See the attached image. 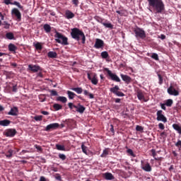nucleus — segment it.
Here are the masks:
<instances>
[{
	"mask_svg": "<svg viewBox=\"0 0 181 181\" xmlns=\"http://www.w3.org/2000/svg\"><path fill=\"white\" fill-rule=\"evenodd\" d=\"M150 9L156 13H162L165 11V4L162 0H147Z\"/></svg>",
	"mask_w": 181,
	"mask_h": 181,
	"instance_id": "nucleus-1",
	"label": "nucleus"
},
{
	"mask_svg": "<svg viewBox=\"0 0 181 181\" xmlns=\"http://www.w3.org/2000/svg\"><path fill=\"white\" fill-rule=\"evenodd\" d=\"M71 36L72 39H74L78 42L80 40V38L81 37L83 45L86 43V35H84V33L82 30L77 28H74L71 29Z\"/></svg>",
	"mask_w": 181,
	"mask_h": 181,
	"instance_id": "nucleus-2",
	"label": "nucleus"
},
{
	"mask_svg": "<svg viewBox=\"0 0 181 181\" xmlns=\"http://www.w3.org/2000/svg\"><path fill=\"white\" fill-rule=\"evenodd\" d=\"M54 37L56 38L55 42H57V43H59L64 46L69 45V38L57 31L55 32Z\"/></svg>",
	"mask_w": 181,
	"mask_h": 181,
	"instance_id": "nucleus-3",
	"label": "nucleus"
},
{
	"mask_svg": "<svg viewBox=\"0 0 181 181\" xmlns=\"http://www.w3.org/2000/svg\"><path fill=\"white\" fill-rule=\"evenodd\" d=\"M69 108L70 110H73V108H75V110H74V112H79V114H83L84 111H86V107L81 105V104L78 103V105H75L74 104L71 103H68Z\"/></svg>",
	"mask_w": 181,
	"mask_h": 181,
	"instance_id": "nucleus-4",
	"label": "nucleus"
},
{
	"mask_svg": "<svg viewBox=\"0 0 181 181\" xmlns=\"http://www.w3.org/2000/svg\"><path fill=\"white\" fill-rule=\"evenodd\" d=\"M167 91L170 95H174L175 97L179 95V87L177 84L170 85Z\"/></svg>",
	"mask_w": 181,
	"mask_h": 181,
	"instance_id": "nucleus-5",
	"label": "nucleus"
},
{
	"mask_svg": "<svg viewBox=\"0 0 181 181\" xmlns=\"http://www.w3.org/2000/svg\"><path fill=\"white\" fill-rule=\"evenodd\" d=\"M104 71L107 72V76H109V77H110L111 80H112L113 81H116L117 83H119L121 81L119 77H118L117 74H112V72L109 70L108 68H105Z\"/></svg>",
	"mask_w": 181,
	"mask_h": 181,
	"instance_id": "nucleus-6",
	"label": "nucleus"
},
{
	"mask_svg": "<svg viewBox=\"0 0 181 181\" xmlns=\"http://www.w3.org/2000/svg\"><path fill=\"white\" fill-rule=\"evenodd\" d=\"M136 37H140V39H145L146 37V33L145 30L141 29L140 28H136L134 30Z\"/></svg>",
	"mask_w": 181,
	"mask_h": 181,
	"instance_id": "nucleus-7",
	"label": "nucleus"
},
{
	"mask_svg": "<svg viewBox=\"0 0 181 181\" xmlns=\"http://www.w3.org/2000/svg\"><path fill=\"white\" fill-rule=\"evenodd\" d=\"M16 134H18V132L15 129H7L3 132V135L7 136V138H13Z\"/></svg>",
	"mask_w": 181,
	"mask_h": 181,
	"instance_id": "nucleus-8",
	"label": "nucleus"
},
{
	"mask_svg": "<svg viewBox=\"0 0 181 181\" xmlns=\"http://www.w3.org/2000/svg\"><path fill=\"white\" fill-rule=\"evenodd\" d=\"M110 93H112L115 94V95H117V97H125V94L121 91H119V86H115V87L111 88L110 89Z\"/></svg>",
	"mask_w": 181,
	"mask_h": 181,
	"instance_id": "nucleus-9",
	"label": "nucleus"
},
{
	"mask_svg": "<svg viewBox=\"0 0 181 181\" xmlns=\"http://www.w3.org/2000/svg\"><path fill=\"white\" fill-rule=\"evenodd\" d=\"M42 67L37 64H29L28 68V71L32 73H37V71H42Z\"/></svg>",
	"mask_w": 181,
	"mask_h": 181,
	"instance_id": "nucleus-10",
	"label": "nucleus"
},
{
	"mask_svg": "<svg viewBox=\"0 0 181 181\" xmlns=\"http://www.w3.org/2000/svg\"><path fill=\"white\" fill-rule=\"evenodd\" d=\"M87 76H88V80L91 81L92 84H93L94 86H97L98 84V78L97 77L96 74L88 73Z\"/></svg>",
	"mask_w": 181,
	"mask_h": 181,
	"instance_id": "nucleus-11",
	"label": "nucleus"
},
{
	"mask_svg": "<svg viewBox=\"0 0 181 181\" xmlns=\"http://www.w3.org/2000/svg\"><path fill=\"white\" fill-rule=\"evenodd\" d=\"M11 15H13L16 16L17 21L18 22H21L22 21V14L21 13V11L16 8H14L11 10Z\"/></svg>",
	"mask_w": 181,
	"mask_h": 181,
	"instance_id": "nucleus-12",
	"label": "nucleus"
},
{
	"mask_svg": "<svg viewBox=\"0 0 181 181\" xmlns=\"http://www.w3.org/2000/svg\"><path fill=\"white\" fill-rule=\"evenodd\" d=\"M135 92L138 100H140V101L143 100L144 103H146V100H145V95L144 94V91H142V90L136 88Z\"/></svg>",
	"mask_w": 181,
	"mask_h": 181,
	"instance_id": "nucleus-13",
	"label": "nucleus"
},
{
	"mask_svg": "<svg viewBox=\"0 0 181 181\" xmlns=\"http://www.w3.org/2000/svg\"><path fill=\"white\" fill-rule=\"evenodd\" d=\"M162 112H163V111L162 110H158L156 113L157 115V121H162V122H168V119L166 118V117H165V115H163V114H162Z\"/></svg>",
	"mask_w": 181,
	"mask_h": 181,
	"instance_id": "nucleus-14",
	"label": "nucleus"
},
{
	"mask_svg": "<svg viewBox=\"0 0 181 181\" xmlns=\"http://www.w3.org/2000/svg\"><path fill=\"white\" fill-rule=\"evenodd\" d=\"M95 49H104V41L100 38L95 40L94 45Z\"/></svg>",
	"mask_w": 181,
	"mask_h": 181,
	"instance_id": "nucleus-15",
	"label": "nucleus"
},
{
	"mask_svg": "<svg viewBox=\"0 0 181 181\" xmlns=\"http://www.w3.org/2000/svg\"><path fill=\"white\" fill-rule=\"evenodd\" d=\"M141 169L145 172H152V167H151V164L149 163H146L144 164V160L141 161Z\"/></svg>",
	"mask_w": 181,
	"mask_h": 181,
	"instance_id": "nucleus-16",
	"label": "nucleus"
},
{
	"mask_svg": "<svg viewBox=\"0 0 181 181\" xmlns=\"http://www.w3.org/2000/svg\"><path fill=\"white\" fill-rule=\"evenodd\" d=\"M59 127H60V124H59V123H52V124H48L46 127L45 131H47V132H49V131L52 129H57Z\"/></svg>",
	"mask_w": 181,
	"mask_h": 181,
	"instance_id": "nucleus-17",
	"label": "nucleus"
},
{
	"mask_svg": "<svg viewBox=\"0 0 181 181\" xmlns=\"http://www.w3.org/2000/svg\"><path fill=\"white\" fill-rule=\"evenodd\" d=\"M18 112H19V109H18V107H13L8 112V115H12L13 117H16Z\"/></svg>",
	"mask_w": 181,
	"mask_h": 181,
	"instance_id": "nucleus-18",
	"label": "nucleus"
},
{
	"mask_svg": "<svg viewBox=\"0 0 181 181\" xmlns=\"http://www.w3.org/2000/svg\"><path fill=\"white\" fill-rule=\"evenodd\" d=\"M121 78L126 83V84H129L132 81V78L129 77L128 75H124L122 74H120Z\"/></svg>",
	"mask_w": 181,
	"mask_h": 181,
	"instance_id": "nucleus-19",
	"label": "nucleus"
},
{
	"mask_svg": "<svg viewBox=\"0 0 181 181\" xmlns=\"http://www.w3.org/2000/svg\"><path fill=\"white\" fill-rule=\"evenodd\" d=\"M103 177H105L106 180H114L115 179V177H114V175H112L111 173H104Z\"/></svg>",
	"mask_w": 181,
	"mask_h": 181,
	"instance_id": "nucleus-20",
	"label": "nucleus"
},
{
	"mask_svg": "<svg viewBox=\"0 0 181 181\" xmlns=\"http://www.w3.org/2000/svg\"><path fill=\"white\" fill-rule=\"evenodd\" d=\"M75 15L74 13L71 12L70 10H66L65 11V18L66 19H73L74 18Z\"/></svg>",
	"mask_w": 181,
	"mask_h": 181,
	"instance_id": "nucleus-21",
	"label": "nucleus"
},
{
	"mask_svg": "<svg viewBox=\"0 0 181 181\" xmlns=\"http://www.w3.org/2000/svg\"><path fill=\"white\" fill-rule=\"evenodd\" d=\"M0 125L1 127H9V125H11V120H8V119L0 120Z\"/></svg>",
	"mask_w": 181,
	"mask_h": 181,
	"instance_id": "nucleus-22",
	"label": "nucleus"
},
{
	"mask_svg": "<svg viewBox=\"0 0 181 181\" xmlns=\"http://www.w3.org/2000/svg\"><path fill=\"white\" fill-rule=\"evenodd\" d=\"M8 50L9 52H13V53H16V50H18V47H16L15 45L10 43L8 45Z\"/></svg>",
	"mask_w": 181,
	"mask_h": 181,
	"instance_id": "nucleus-23",
	"label": "nucleus"
},
{
	"mask_svg": "<svg viewBox=\"0 0 181 181\" xmlns=\"http://www.w3.org/2000/svg\"><path fill=\"white\" fill-rule=\"evenodd\" d=\"M66 94L69 100H74V97H77V95L74 93V92H71L70 90H67Z\"/></svg>",
	"mask_w": 181,
	"mask_h": 181,
	"instance_id": "nucleus-24",
	"label": "nucleus"
},
{
	"mask_svg": "<svg viewBox=\"0 0 181 181\" xmlns=\"http://www.w3.org/2000/svg\"><path fill=\"white\" fill-rule=\"evenodd\" d=\"M47 56L49 59H57V53L56 52L50 51L47 53Z\"/></svg>",
	"mask_w": 181,
	"mask_h": 181,
	"instance_id": "nucleus-25",
	"label": "nucleus"
},
{
	"mask_svg": "<svg viewBox=\"0 0 181 181\" xmlns=\"http://www.w3.org/2000/svg\"><path fill=\"white\" fill-rule=\"evenodd\" d=\"M173 129L177 131V132H178V134H180V135H181V126L180 125H179L178 124H173Z\"/></svg>",
	"mask_w": 181,
	"mask_h": 181,
	"instance_id": "nucleus-26",
	"label": "nucleus"
},
{
	"mask_svg": "<svg viewBox=\"0 0 181 181\" xmlns=\"http://www.w3.org/2000/svg\"><path fill=\"white\" fill-rule=\"evenodd\" d=\"M33 46L35 47V49L37 51H42V49H43V46H42V43L40 42H37V43H33Z\"/></svg>",
	"mask_w": 181,
	"mask_h": 181,
	"instance_id": "nucleus-27",
	"label": "nucleus"
},
{
	"mask_svg": "<svg viewBox=\"0 0 181 181\" xmlns=\"http://www.w3.org/2000/svg\"><path fill=\"white\" fill-rule=\"evenodd\" d=\"M6 39H8V40H15V35L13 34V33H6Z\"/></svg>",
	"mask_w": 181,
	"mask_h": 181,
	"instance_id": "nucleus-28",
	"label": "nucleus"
},
{
	"mask_svg": "<svg viewBox=\"0 0 181 181\" xmlns=\"http://www.w3.org/2000/svg\"><path fill=\"white\" fill-rule=\"evenodd\" d=\"M151 152L152 153L151 156L154 158L155 160H162V157L156 158V150L153 148L151 150Z\"/></svg>",
	"mask_w": 181,
	"mask_h": 181,
	"instance_id": "nucleus-29",
	"label": "nucleus"
},
{
	"mask_svg": "<svg viewBox=\"0 0 181 181\" xmlns=\"http://www.w3.org/2000/svg\"><path fill=\"white\" fill-rule=\"evenodd\" d=\"M57 101H60L61 103H63V104H66V103H67V98L64 96H59L57 98Z\"/></svg>",
	"mask_w": 181,
	"mask_h": 181,
	"instance_id": "nucleus-30",
	"label": "nucleus"
},
{
	"mask_svg": "<svg viewBox=\"0 0 181 181\" xmlns=\"http://www.w3.org/2000/svg\"><path fill=\"white\" fill-rule=\"evenodd\" d=\"M44 30L46 32V33H49V32L52 31V27L49 24H45L43 26Z\"/></svg>",
	"mask_w": 181,
	"mask_h": 181,
	"instance_id": "nucleus-31",
	"label": "nucleus"
},
{
	"mask_svg": "<svg viewBox=\"0 0 181 181\" xmlns=\"http://www.w3.org/2000/svg\"><path fill=\"white\" fill-rule=\"evenodd\" d=\"M100 56L102 59H108L110 57V54H108V52L107 51H103L101 52Z\"/></svg>",
	"mask_w": 181,
	"mask_h": 181,
	"instance_id": "nucleus-32",
	"label": "nucleus"
},
{
	"mask_svg": "<svg viewBox=\"0 0 181 181\" xmlns=\"http://www.w3.org/2000/svg\"><path fill=\"white\" fill-rule=\"evenodd\" d=\"M102 25L108 29H114V25L111 23H102Z\"/></svg>",
	"mask_w": 181,
	"mask_h": 181,
	"instance_id": "nucleus-33",
	"label": "nucleus"
},
{
	"mask_svg": "<svg viewBox=\"0 0 181 181\" xmlns=\"http://www.w3.org/2000/svg\"><path fill=\"white\" fill-rule=\"evenodd\" d=\"M147 56H150V57H151V59H153V60H159V55H158V54L156 53H152L151 55H149V54H148Z\"/></svg>",
	"mask_w": 181,
	"mask_h": 181,
	"instance_id": "nucleus-34",
	"label": "nucleus"
},
{
	"mask_svg": "<svg viewBox=\"0 0 181 181\" xmlns=\"http://www.w3.org/2000/svg\"><path fill=\"white\" fill-rule=\"evenodd\" d=\"M53 108L55 110V111H59V110H62V108H63V106L58 103H55L53 105Z\"/></svg>",
	"mask_w": 181,
	"mask_h": 181,
	"instance_id": "nucleus-35",
	"label": "nucleus"
},
{
	"mask_svg": "<svg viewBox=\"0 0 181 181\" xmlns=\"http://www.w3.org/2000/svg\"><path fill=\"white\" fill-rule=\"evenodd\" d=\"M71 90L77 93V94H81V93H83L82 88H72Z\"/></svg>",
	"mask_w": 181,
	"mask_h": 181,
	"instance_id": "nucleus-36",
	"label": "nucleus"
},
{
	"mask_svg": "<svg viewBox=\"0 0 181 181\" xmlns=\"http://www.w3.org/2000/svg\"><path fill=\"white\" fill-rule=\"evenodd\" d=\"M83 94L84 95H88L90 99L94 98V95L93 93H90L87 90H83Z\"/></svg>",
	"mask_w": 181,
	"mask_h": 181,
	"instance_id": "nucleus-37",
	"label": "nucleus"
},
{
	"mask_svg": "<svg viewBox=\"0 0 181 181\" xmlns=\"http://www.w3.org/2000/svg\"><path fill=\"white\" fill-rule=\"evenodd\" d=\"M81 149L85 155H88V153L87 152V151H88V148L86 146L83 144L81 145Z\"/></svg>",
	"mask_w": 181,
	"mask_h": 181,
	"instance_id": "nucleus-38",
	"label": "nucleus"
},
{
	"mask_svg": "<svg viewBox=\"0 0 181 181\" xmlns=\"http://www.w3.org/2000/svg\"><path fill=\"white\" fill-rule=\"evenodd\" d=\"M165 105L166 107H172L173 105V100L168 99L165 101Z\"/></svg>",
	"mask_w": 181,
	"mask_h": 181,
	"instance_id": "nucleus-39",
	"label": "nucleus"
},
{
	"mask_svg": "<svg viewBox=\"0 0 181 181\" xmlns=\"http://www.w3.org/2000/svg\"><path fill=\"white\" fill-rule=\"evenodd\" d=\"M158 84H160V86H162L163 84V77H162V75H160V74H158Z\"/></svg>",
	"mask_w": 181,
	"mask_h": 181,
	"instance_id": "nucleus-40",
	"label": "nucleus"
},
{
	"mask_svg": "<svg viewBox=\"0 0 181 181\" xmlns=\"http://www.w3.org/2000/svg\"><path fill=\"white\" fill-rule=\"evenodd\" d=\"M56 148L58 151H66L64 146L60 144H56Z\"/></svg>",
	"mask_w": 181,
	"mask_h": 181,
	"instance_id": "nucleus-41",
	"label": "nucleus"
},
{
	"mask_svg": "<svg viewBox=\"0 0 181 181\" xmlns=\"http://www.w3.org/2000/svg\"><path fill=\"white\" fill-rule=\"evenodd\" d=\"M108 148L103 150V153L100 155V158H106L107 155H108Z\"/></svg>",
	"mask_w": 181,
	"mask_h": 181,
	"instance_id": "nucleus-42",
	"label": "nucleus"
},
{
	"mask_svg": "<svg viewBox=\"0 0 181 181\" xmlns=\"http://www.w3.org/2000/svg\"><path fill=\"white\" fill-rule=\"evenodd\" d=\"M12 5H16V6L19 8V9H22V11H23V6L21 5V3L14 1Z\"/></svg>",
	"mask_w": 181,
	"mask_h": 181,
	"instance_id": "nucleus-43",
	"label": "nucleus"
},
{
	"mask_svg": "<svg viewBox=\"0 0 181 181\" xmlns=\"http://www.w3.org/2000/svg\"><path fill=\"white\" fill-rule=\"evenodd\" d=\"M13 154V151L11 149L8 150L7 153L6 154V158H12V155Z\"/></svg>",
	"mask_w": 181,
	"mask_h": 181,
	"instance_id": "nucleus-44",
	"label": "nucleus"
},
{
	"mask_svg": "<svg viewBox=\"0 0 181 181\" xmlns=\"http://www.w3.org/2000/svg\"><path fill=\"white\" fill-rule=\"evenodd\" d=\"M35 121H42L43 119V116L42 115H37L34 117Z\"/></svg>",
	"mask_w": 181,
	"mask_h": 181,
	"instance_id": "nucleus-45",
	"label": "nucleus"
},
{
	"mask_svg": "<svg viewBox=\"0 0 181 181\" xmlns=\"http://www.w3.org/2000/svg\"><path fill=\"white\" fill-rule=\"evenodd\" d=\"M136 131L138 132H142L144 131V128L141 126L137 125L136 127Z\"/></svg>",
	"mask_w": 181,
	"mask_h": 181,
	"instance_id": "nucleus-46",
	"label": "nucleus"
},
{
	"mask_svg": "<svg viewBox=\"0 0 181 181\" xmlns=\"http://www.w3.org/2000/svg\"><path fill=\"white\" fill-rule=\"evenodd\" d=\"M59 159H61V160H66V155L62 154V153L59 154Z\"/></svg>",
	"mask_w": 181,
	"mask_h": 181,
	"instance_id": "nucleus-47",
	"label": "nucleus"
},
{
	"mask_svg": "<svg viewBox=\"0 0 181 181\" xmlns=\"http://www.w3.org/2000/svg\"><path fill=\"white\" fill-rule=\"evenodd\" d=\"M3 25H4V29H9L11 28V24H9L8 22L4 21Z\"/></svg>",
	"mask_w": 181,
	"mask_h": 181,
	"instance_id": "nucleus-48",
	"label": "nucleus"
},
{
	"mask_svg": "<svg viewBox=\"0 0 181 181\" xmlns=\"http://www.w3.org/2000/svg\"><path fill=\"white\" fill-rule=\"evenodd\" d=\"M127 153H129V155H131V156H133V158H135V156H136L134 153V151H132V149L129 148L127 150Z\"/></svg>",
	"mask_w": 181,
	"mask_h": 181,
	"instance_id": "nucleus-49",
	"label": "nucleus"
},
{
	"mask_svg": "<svg viewBox=\"0 0 181 181\" xmlns=\"http://www.w3.org/2000/svg\"><path fill=\"white\" fill-rule=\"evenodd\" d=\"M49 92L52 96L58 95L57 91H56L55 90H49Z\"/></svg>",
	"mask_w": 181,
	"mask_h": 181,
	"instance_id": "nucleus-50",
	"label": "nucleus"
},
{
	"mask_svg": "<svg viewBox=\"0 0 181 181\" xmlns=\"http://www.w3.org/2000/svg\"><path fill=\"white\" fill-rule=\"evenodd\" d=\"M12 0H4V4L6 5H13V2H11Z\"/></svg>",
	"mask_w": 181,
	"mask_h": 181,
	"instance_id": "nucleus-51",
	"label": "nucleus"
},
{
	"mask_svg": "<svg viewBox=\"0 0 181 181\" xmlns=\"http://www.w3.org/2000/svg\"><path fill=\"white\" fill-rule=\"evenodd\" d=\"M175 146L180 148V149L181 148V140L177 141V142L175 144Z\"/></svg>",
	"mask_w": 181,
	"mask_h": 181,
	"instance_id": "nucleus-52",
	"label": "nucleus"
},
{
	"mask_svg": "<svg viewBox=\"0 0 181 181\" xmlns=\"http://www.w3.org/2000/svg\"><path fill=\"white\" fill-rule=\"evenodd\" d=\"M158 128H160V129H165V125L163 123H159Z\"/></svg>",
	"mask_w": 181,
	"mask_h": 181,
	"instance_id": "nucleus-53",
	"label": "nucleus"
},
{
	"mask_svg": "<svg viewBox=\"0 0 181 181\" xmlns=\"http://www.w3.org/2000/svg\"><path fill=\"white\" fill-rule=\"evenodd\" d=\"M72 3L74 5H75V6H78V0H72Z\"/></svg>",
	"mask_w": 181,
	"mask_h": 181,
	"instance_id": "nucleus-54",
	"label": "nucleus"
},
{
	"mask_svg": "<svg viewBox=\"0 0 181 181\" xmlns=\"http://www.w3.org/2000/svg\"><path fill=\"white\" fill-rule=\"evenodd\" d=\"M158 37L162 40H165V39H166V35L161 34L160 36H158Z\"/></svg>",
	"mask_w": 181,
	"mask_h": 181,
	"instance_id": "nucleus-55",
	"label": "nucleus"
},
{
	"mask_svg": "<svg viewBox=\"0 0 181 181\" xmlns=\"http://www.w3.org/2000/svg\"><path fill=\"white\" fill-rule=\"evenodd\" d=\"M35 148H36V149H37V151H40V152H42V151H43V149L42 148V146H40L36 145V146H35Z\"/></svg>",
	"mask_w": 181,
	"mask_h": 181,
	"instance_id": "nucleus-56",
	"label": "nucleus"
},
{
	"mask_svg": "<svg viewBox=\"0 0 181 181\" xmlns=\"http://www.w3.org/2000/svg\"><path fill=\"white\" fill-rule=\"evenodd\" d=\"M114 101H115V103H116V104H118V103H121V99L114 98Z\"/></svg>",
	"mask_w": 181,
	"mask_h": 181,
	"instance_id": "nucleus-57",
	"label": "nucleus"
},
{
	"mask_svg": "<svg viewBox=\"0 0 181 181\" xmlns=\"http://www.w3.org/2000/svg\"><path fill=\"white\" fill-rule=\"evenodd\" d=\"M12 91H13V93H16V91H18V88L16 85L13 86Z\"/></svg>",
	"mask_w": 181,
	"mask_h": 181,
	"instance_id": "nucleus-58",
	"label": "nucleus"
},
{
	"mask_svg": "<svg viewBox=\"0 0 181 181\" xmlns=\"http://www.w3.org/2000/svg\"><path fill=\"white\" fill-rule=\"evenodd\" d=\"M165 105H166L165 103L160 104V107H161L162 110H166V106H165Z\"/></svg>",
	"mask_w": 181,
	"mask_h": 181,
	"instance_id": "nucleus-59",
	"label": "nucleus"
},
{
	"mask_svg": "<svg viewBox=\"0 0 181 181\" xmlns=\"http://www.w3.org/2000/svg\"><path fill=\"white\" fill-rule=\"evenodd\" d=\"M110 130L112 132V134L115 133V131L114 130V125L110 124Z\"/></svg>",
	"mask_w": 181,
	"mask_h": 181,
	"instance_id": "nucleus-60",
	"label": "nucleus"
},
{
	"mask_svg": "<svg viewBox=\"0 0 181 181\" xmlns=\"http://www.w3.org/2000/svg\"><path fill=\"white\" fill-rule=\"evenodd\" d=\"M41 114H42L43 115H49V112L47 111H42Z\"/></svg>",
	"mask_w": 181,
	"mask_h": 181,
	"instance_id": "nucleus-61",
	"label": "nucleus"
},
{
	"mask_svg": "<svg viewBox=\"0 0 181 181\" xmlns=\"http://www.w3.org/2000/svg\"><path fill=\"white\" fill-rule=\"evenodd\" d=\"M55 179H57V180L62 181V176L57 175L55 177Z\"/></svg>",
	"mask_w": 181,
	"mask_h": 181,
	"instance_id": "nucleus-62",
	"label": "nucleus"
},
{
	"mask_svg": "<svg viewBox=\"0 0 181 181\" xmlns=\"http://www.w3.org/2000/svg\"><path fill=\"white\" fill-rule=\"evenodd\" d=\"M160 135V136H168V134H166V132H161Z\"/></svg>",
	"mask_w": 181,
	"mask_h": 181,
	"instance_id": "nucleus-63",
	"label": "nucleus"
},
{
	"mask_svg": "<svg viewBox=\"0 0 181 181\" xmlns=\"http://www.w3.org/2000/svg\"><path fill=\"white\" fill-rule=\"evenodd\" d=\"M39 181H46V178L45 177L42 176V177H40Z\"/></svg>",
	"mask_w": 181,
	"mask_h": 181,
	"instance_id": "nucleus-64",
	"label": "nucleus"
}]
</instances>
